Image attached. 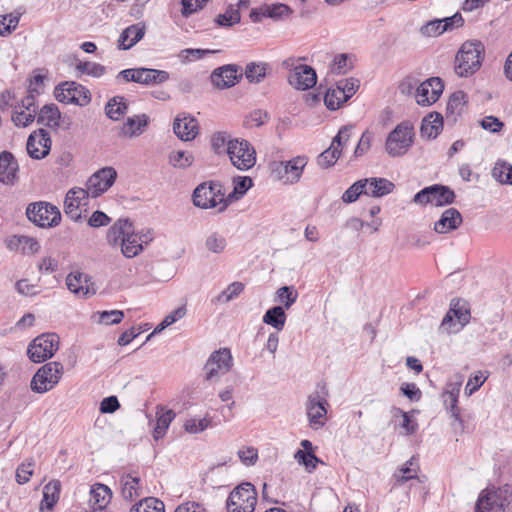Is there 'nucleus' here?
<instances>
[{"label":"nucleus","instance_id":"1","mask_svg":"<svg viewBox=\"0 0 512 512\" xmlns=\"http://www.w3.org/2000/svg\"><path fill=\"white\" fill-rule=\"evenodd\" d=\"M484 52V46L480 41L464 42L455 56L454 71L456 75L467 78L478 72L482 66Z\"/></svg>","mask_w":512,"mask_h":512},{"label":"nucleus","instance_id":"2","mask_svg":"<svg viewBox=\"0 0 512 512\" xmlns=\"http://www.w3.org/2000/svg\"><path fill=\"white\" fill-rule=\"evenodd\" d=\"M415 129L410 121H402L386 137L384 150L392 158L405 156L415 142Z\"/></svg>","mask_w":512,"mask_h":512},{"label":"nucleus","instance_id":"3","mask_svg":"<svg viewBox=\"0 0 512 512\" xmlns=\"http://www.w3.org/2000/svg\"><path fill=\"white\" fill-rule=\"evenodd\" d=\"M282 68L288 71V83L297 90H308L317 83L315 70L311 66L302 64L300 58L285 59L282 62Z\"/></svg>","mask_w":512,"mask_h":512},{"label":"nucleus","instance_id":"4","mask_svg":"<svg viewBox=\"0 0 512 512\" xmlns=\"http://www.w3.org/2000/svg\"><path fill=\"white\" fill-rule=\"evenodd\" d=\"M193 203L202 209L216 208L219 212H222L228 206V198H225L222 193L221 184L205 182L198 185L194 190Z\"/></svg>","mask_w":512,"mask_h":512},{"label":"nucleus","instance_id":"5","mask_svg":"<svg viewBox=\"0 0 512 512\" xmlns=\"http://www.w3.org/2000/svg\"><path fill=\"white\" fill-rule=\"evenodd\" d=\"M307 164L308 157L298 155L287 161H274L270 164V169L279 181L294 185L300 181Z\"/></svg>","mask_w":512,"mask_h":512},{"label":"nucleus","instance_id":"6","mask_svg":"<svg viewBox=\"0 0 512 512\" xmlns=\"http://www.w3.org/2000/svg\"><path fill=\"white\" fill-rule=\"evenodd\" d=\"M63 373L64 367L60 362L52 361L42 365L31 379V390L39 394L52 390L60 382Z\"/></svg>","mask_w":512,"mask_h":512},{"label":"nucleus","instance_id":"7","mask_svg":"<svg viewBox=\"0 0 512 512\" xmlns=\"http://www.w3.org/2000/svg\"><path fill=\"white\" fill-rule=\"evenodd\" d=\"M227 155L231 164L240 171H247L255 166L257 154L254 146L245 139L235 138L229 142Z\"/></svg>","mask_w":512,"mask_h":512},{"label":"nucleus","instance_id":"8","mask_svg":"<svg viewBox=\"0 0 512 512\" xmlns=\"http://www.w3.org/2000/svg\"><path fill=\"white\" fill-rule=\"evenodd\" d=\"M256 503L257 492L255 487L249 482H244L229 494L226 509L227 512H253Z\"/></svg>","mask_w":512,"mask_h":512},{"label":"nucleus","instance_id":"9","mask_svg":"<svg viewBox=\"0 0 512 512\" xmlns=\"http://www.w3.org/2000/svg\"><path fill=\"white\" fill-rule=\"evenodd\" d=\"M359 86V80L353 77L337 81L335 86L330 87L324 96L325 106L333 111L339 109L358 91Z\"/></svg>","mask_w":512,"mask_h":512},{"label":"nucleus","instance_id":"10","mask_svg":"<svg viewBox=\"0 0 512 512\" xmlns=\"http://www.w3.org/2000/svg\"><path fill=\"white\" fill-rule=\"evenodd\" d=\"M58 348L59 336L55 333H44L31 341L27 354L32 362L42 363L53 357Z\"/></svg>","mask_w":512,"mask_h":512},{"label":"nucleus","instance_id":"11","mask_svg":"<svg viewBox=\"0 0 512 512\" xmlns=\"http://www.w3.org/2000/svg\"><path fill=\"white\" fill-rule=\"evenodd\" d=\"M455 199V193L449 187L434 184L423 188L414 195L413 202L419 205L431 204L436 207H442L452 204Z\"/></svg>","mask_w":512,"mask_h":512},{"label":"nucleus","instance_id":"12","mask_svg":"<svg viewBox=\"0 0 512 512\" xmlns=\"http://www.w3.org/2000/svg\"><path fill=\"white\" fill-rule=\"evenodd\" d=\"M54 96L59 102L78 106H86L91 101L89 90L74 81H66L57 85Z\"/></svg>","mask_w":512,"mask_h":512},{"label":"nucleus","instance_id":"13","mask_svg":"<svg viewBox=\"0 0 512 512\" xmlns=\"http://www.w3.org/2000/svg\"><path fill=\"white\" fill-rule=\"evenodd\" d=\"M470 310L465 301L452 300L450 308L441 322L443 331L458 333L470 321Z\"/></svg>","mask_w":512,"mask_h":512},{"label":"nucleus","instance_id":"14","mask_svg":"<svg viewBox=\"0 0 512 512\" xmlns=\"http://www.w3.org/2000/svg\"><path fill=\"white\" fill-rule=\"evenodd\" d=\"M233 366V357L228 348L214 351L204 366L205 378L209 381L218 380L227 374Z\"/></svg>","mask_w":512,"mask_h":512},{"label":"nucleus","instance_id":"15","mask_svg":"<svg viewBox=\"0 0 512 512\" xmlns=\"http://www.w3.org/2000/svg\"><path fill=\"white\" fill-rule=\"evenodd\" d=\"M26 214L30 221L42 228L56 226L61 221L59 209L54 205L44 202L30 204Z\"/></svg>","mask_w":512,"mask_h":512},{"label":"nucleus","instance_id":"16","mask_svg":"<svg viewBox=\"0 0 512 512\" xmlns=\"http://www.w3.org/2000/svg\"><path fill=\"white\" fill-rule=\"evenodd\" d=\"M351 130L352 126H343L340 128L337 135L332 139L330 147L317 157L319 167L326 169L337 162L341 155L342 147L345 146L351 138Z\"/></svg>","mask_w":512,"mask_h":512},{"label":"nucleus","instance_id":"17","mask_svg":"<svg viewBox=\"0 0 512 512\" xmlns=\"http://www.w3.org/2000/svg\"><path fill=\"white\" fill-rule=\"evenodd\" d=\"M463 380V375L459 373L454 374L446 383L442 393L443 403L447 411L449 412L450 416L454 418V420L457 421L461 426H463L464 422L458 407V398Z\"/></svg>","mask_w":512,"mask_h":512},{"label":"nucleus","instance_id":"18","mask_svg":"<svg viewBox=\"0 0 512 512\" xmlns=\"http://www.w3.org/2000/svg\"><path fill=\"white\" fill-rule=\"evenodd\" d=\"M88 191L84 188L75 187L70 189L65 197L64 212L68 218L73 221H79L82 213L87 210Z\"/></svg>","mask_w":512,"mask_h":512},{"label":"nucleus","instance_id":"19","mask_svg":"<svg viewBox=\"0 0 512 512\" xmlns=\"http://www.w3.org/2000/svg\"><path fill=\"white\" fill-rule=\"evenodd\" d=\"M328 402L325 397L314 393L308 396L306 402V414L309 426L314 430H319L326 423Z\"/></svg>","mask_w":512,"mask_h":512},{"label":"nucleus","instance_id":"20","mask_svg":"<svg viewBox=\"0 0 512 512\" xmlns=\"http://www.w3.org/2000/svg\"><path fill=\"white\" fill-rule=\"evenodd\" d=\"M117 172L113 167H104L95 172L87 181L88 194L96 198L106 192L115 182Z\"/></svg>","mask_w":512,"mask_h":512},{"label":"nucleus","instance_id":"21","mask_svg":"<svg viewBox=\"0 0 512 512\" xmlns=\"http://www.w3.org/2000/svg\"><path fill=\"white\" fill-rule=\"evenodd\" d=\"M444 85L439 77H431L423 81L415 92V100L420 106H430L441 96Z\"/></svg>","mask_w":512,"mask_h":512},{"label":"nucleus","instance_id":"22","mask_svg":"<svg viewBox=\"0 0 512 512\" xmlns=\"http://www.w3.org/2000/svg\"><path fill=\"white\" fill-rule=\"evenodd\" d=\"M51 143V138L47 131L44 129L36 130L27 139V153L32 159H43L49 154Z\"/></svg>","mask_w":512,"mask_h":512},{"label":"nucleus","instance_id":"23","mask_svg":"<svg viewBox=\"0 0 512 512\" xmlns=\"http://www.w3.org/2000/svg\"><path fill=\"white\" fill-rule=\"evenodd\" d=\"M149 123L150 118L145 113L130 116L119 127L118 136L122 139L139 137L146 131Z\"/></svg>","mask_w":512,"mask_h":512},{"label":"nucleus","instance_id":"24","mask_svg":"<svg viewBox=\"0 0 512 512\" xmlns=\"http://www.w3.org/2000/svg\"><path fill=\"white\" fill-rule=\"evenodd\" d=\"M66 286L70 292L80 298H86L96 293L88 274L80 271L70 272L67 275Z\"/></svg>","mask_w":512,"mask_h":512},{"label":"nucleus","instance_id":"25","mask_svg":"<svg viewBox=\"0 0 512 512\" xmlns=\"http://www.w3.org/2000/svg\"><path fill=\"white\" fill-rule=\"evenodd\" d=\"M241 69L237 65L228 64L215 69L211 74V81L219 89L233 87L241 78Z\"/></svg>","mask_w":512,"mask_h":512},{"label":"nucleus","instance_id":"26","mask_svg":"<svg viewBox=\"0 0 512 512\" xmlns=\"http://www.w3.org/2000/svg\"><path fill=\"white\" fill-rule=\"evenodd\" d=\"M19 165L14 155L9 151L0 153V182L13 185L17 180Z\"/></svg>","mask_w":512,"mask_h":512},{"label":"nucleus","instance_id":"27","mask_svg":"<svg viewBox=\"0 0 512 512\" xmlns=\"http://www.w3.org/2000/svg\"><path fill=\"white\" fill-rule=\"evenodd\" d=\"M38 123L50 128H69L70 122L62 118L61 112L55 104L44 105L38 113Z\"/></svg>","mask_w":512,"mask_h":512},{"label":"nucleus","instance_id":"28","mask_svg":"<svg viewBox=\"0 0 512 512\" xmlns=\"http://www.w3.org/2000/svg\"><path fill=\"white\" fill-rule=\"evenodd\" d=\"M174 133L183 141H191L198 134L197 120L191 116L180 115L173 124Z\"/></svg>","mask_w":512,"mask_h":512},{"label":"nucleus","instance_id":"29","mask_svg":"<svg viewBox=\"0 0 512 512\" xmlns=\"http://www.w3.org/2000/svg\"><path fill=\"white\" fill-rule=\"evenodd\" d=\"M61 483L51 480L43 487V497L39 505V512H53L60 499Z\"/></svg>","mask_w":512,"mask_h":512},{"label":"nucleus","instance_id":"30","mask_svg":"<svg viewBox=\"0 0 512 512\" xmlns=\"http://www.w3.org/2000/svg\"><path fill=\"white\" fill-rule=\"evenodd\" d=\"M146 26L144 23L139 22L125 28L118 39V47L122 50H127L138 43L145 35Z\"/></svg>","mask_w":512,"mask_h":512},{"label":"nucleus","instance_id":"31","mask_svg":"<svg viewBox=\"0 0 512 512\" xmlns=\"http://www.w3.org/2000/svg\"><path fill=\"white\" fill-rule=\"evenodd\" d=\"M462 223V216L455 208L446 209L440 219L434 224V231L439 234L448 233L457 229Z\"/></svg>","mask_w":512,"mask_h":512},{"label":"nucleus","instance_id":"32","mask_svg":"<svg viewBox=\"0 0 512 512\" xmlns=\"http://www.w3.org/2000/svg\"><path fill=\"white\" fill-rule=\"evenodd\" d=\"M442 129V115L437 112H432L423 118L420 127V134L422 138L435 139Z\"/></svg>","mask_w":512,"mask_h":512},{"label":"nucleus","instance_id":"33","mask_svg":"<svg viewBox=\"0 0 512 512\" xmlns=\"http://www.w3.org/2000/svg\"><path fill=\"white\" fill-rule=\"evenodd\" d=\"M140 477L134 473L124 474L120 478L121 494L124 499L132 501L142 494Z\"/></svg>","mask_w":512,"mask_h":512},{"label":"nucleus","instance_id":"34","mask_svg":"<svg viewBox=\"0 0 512 512\" xmlns=\"http://www.w3.org/2000/svg\"><path fill=\"white\" fill-rule=\"evenodd\" d=\"M365 180H367L365 195L371 197H383L390 194L395 188L394 183L386 178L372 177L366 178Z\"/></svg>","mask_w":512,"mask_h":512},{"label":"nucleus","instance_id":"35","mask_svg":"<svg viewBox=\"0 0 512 512\" xmlns=\"http://www.w3.org/2000/svg\"><path fill=\"white\" fill-rule=\"evenodd\" d=\"M133 227V223L128 219L117 220L107 232V241L110 246L118 247Z\"/></svg>","mask_w":512,"mask_h":512},{"label":"nucleus","instance_id":"36","mask_svg":"<svg viewBox=\"0 0 512 512\" xmlns=\"http://www.w3.org/2000/svg\"><path fill=\"white\" fill-rule=\"evenodd\" d=\"M176 414L171 409H166L164 407H158L156 411V424L153 429V437L155 440H159L163 438L171 424L174 420Z\"/></svg>","mask_w":512,"mask_h":512},{"label":"nucleus","instance_id":"37","mask_svg":"<svg viewBox=\"0 0 512 512\" xmlns=\"http://www.w3.org/2000/svg\"><path fill=\"white\" fill-rule=\"evenodd\" d=\"M227 246L228 242L226 237L218 231L210 232L205 237L204 247L209 253L215 255L223 254L226 251Z\"/></svg>","mask_w":512,"mask_h":512},{"label":"nucleus","instance_id":"38","mask_svg":"<svg viewBox=\"0 0 512 512\" xmlns=\"http://www.w3.org/2000/svg\"><path fill=\"white\" fill-rule=\"evenodd\" d=\"M489 495L500 506L501 510L505 512L506 508L512 505V486L505 484L499 487L486 488Z\"/></svg>","mask_w":512,"mask_h":512},{"label":"nucleus","instance_id":"39","mask_svg":"<svg viewBox=\"0 0 512 512\" xmlns=\"http://www.w3.org/2000/svg\"><path fill=\"white\" fill-rule=\"evenodd\" d=\"M262 321L265 324L272 326L278 331L283 330L286 322V314L284 311V307L275 306L268 309L265 312Z\"/></svg>","mask_w":512,"mask_h":512},{"label":"nucleus","instance_id":"40","mask_svg":"<svg viewBox=\"0 0 512 512\" xmlns=\"http://www.w3.org/2000/svg\"><path fill=\"white\" fill-rule=\"evenodd\" d=\"M169 73L164 70L140 67V84L155 85L166 82Z\"/></svg>","mask_w":512,"mask_h":512},{"label":"nucleus","instance_id":"41","mask_svg":"<svg viewBox=\"0 0 512 512\" xmlns=\"http://www.w3.org/2000/svg\"><path fill=\"white\" fill-rule=\"evenodd\" d=\"M120 248L123 256L126 258L136 257L143 251V246H141L140 242L137 240L133 227L130 230V233H128L127 236L122 239Z\"/></svg>","mask_w":512,"mask_h":512},{"label":"nucleus","instance_id":"42","mask_svg":"<svg viewBox=\"0 0 512 512\" xmlns=\"http://www.w3.org/2000/svg\"><path fill=\"white\" fill-rule=\"evenodd\" d=\"M128 105L124 97L116 96L108 101L105 107L106 115L111 120H120L127 112Z\"/></svg>","mask_w":512,"mask_h":512},{"label":"nucleus","instance_id":"43","mask_svg":"<svg viewBox=\"0 0 512 512\" xmlns=\"http://www.w3.org/2000/svg\"><path fill=\"white\" fill-rule=\"evenodd\" d=\"M78 76L87 75L93 78H100L106 73V67L92 61H78L75 65Z\"/></svg>","mask_w":512,"mask_h":512},{"label":"nucleus","instance_id":"44","mask_svg":"<svg viewBox=\"0 0 512 512\" xmlns=\"http://www.w3.org/2000/svg\"><path fill=\"white\" fill-rule=\"evenodd\" d=\"M467 104V95L463 91L454 92L447 102L446 113L448 116L457 117L463 111Z\"/></svg>","mask_w":512,"mask_h":512},{"label":"nucleus","instance_id":"45","mask_svg":"<svg viewBox=\"0 0 512 512\" xmlns=\"http://www.w3.org/2000/svg\"><path fill=\"white\" fill-rule=\"evenodd\" d=\"M168 162L171 166L177 169L189 168L194 162L192 152L183 150H174L168 156Z\"/></svg>","mask_w":512,"mask_h":512},{"label":"nucleus","instance_id":"46","mask_svg":"<svg viewBox=\"0 0 512 512\" xmlns=\"http://www.w3.org/2000/svg\"><path fill=\"white\" fill-rule=\"evenodd\" d=\"M492 177L500 183L512 185V165L498 160L492 169Z\"/></svg>","mask_w":512,"mask_h":512},{"label":"nucleus","instance_id":"47","mask_svg":"<svg viewBox=\"0 0 512 512\" xmlns=\"http://www.w3.org/2000/svg\"><path fill=\"white\" fill-rule=\"evenodd\" d=\"M186 312H187V309H186L185 305H182V306L176 308L175 310H173L171 313H169L168 315L165 316V318L162 320V322L156 326L154 331L148 335L146 340L147 341L150 340L154 334L163 331L165 328L169 327L170 325L174 324L178 320L182 319L186 315Z\"/></svg>","mask_w":512,"mask_h":512},{"label":"nucleus","instance_id":"48","mask_svg":"<svg viewBox=\"0 0 512 512\" xmlns=\"http://www.w3.org/2000/svg\"><path fill=\"white\" fill-rule=\"evenodd\" d=\"M475 512H503V510L489 495V491L483 489L476 501Z\"/></svg>","mask_w":512,"mask_h":512},{"label":"nucleus","instance_id":"49","mask_svg":"<svg viewBox=\"0 0 512 512\" xmlns=\"http://www.w3.org/2000/svg\"><path fill=\"white\" fill-rule=\"evenodd\" d=\"M212 418L209 415H206L203 418L199 417H190L185 420L183 427L187 433L197 434L205 431L208 427L211 426Z\"/></svg>","mask_w":512,"mask_h":512},{"label":"nucleus","instance_id":"50","mask_svg":"<svg viewBox=\"0 0 512 512\" xmlns=\"http://www.w3.org/2000/svg\"><path fill=\"white\" fill-rule=\"evenodd\" d=\"M267 72V64L265 63H248L245 67V77L251 83H259L261 82Z\"/></svg>","mask_w":512,"mask_h":512},{"label":"nucleus","instance_id":"51","mask_svg":"<svg viewBox=\"0 0 512 512\" xmlns=\"http://www.w3.org/2000/svg\"><path fill=\"white\" fill-rule=\"evenodd\" d=\"M298 298V292L293 286H283L276 291V301L282 304L285 309H289Z\"/></svg>","mask_w":512,"mask_h":512},{"label":"nucleus","instance_id":"52","mask_svg":"<svg viewBox=\"0 0 512 512\" xmlns=\"http://www.w3.org/2000/svg\"><path fill=\"white\" fill-rule=\"evenodd\" d=\"M291 13L292 10L290 7L281 3L262 6V15H266V18H271L274 20H280L288 17Z\"/></svg>","mask_w":512,"mask_h":512},{"label":"nucleus","instance_id":"53","mask_svg":"<svg viewBox=\"0 0 512 512\" xmlns=\"http://www.w3.org/2000/svg\"><path fill=\"white\" fill-rule=\"evenodd\" d=\"M164 503L157 498L148 497L135 504L130 512H164Z\"/></svg>","mask_w":512,"mask_h":512},{"label":"nucleus","instance_id":"54","mask_svg":"<svg viewBox=\"0 0 512 512\" xmlns=\"http://www.w3.org/2000/svg\"><path fill=\"white\" fill-rule=\"evenodd\" d=\"M244 290V285L241 282H233L228 285L220 294H218L212 302L214 303H228L234 298L238 297Z\"/></svg>","mask_w":512,"mask_h":512},{"label":"nucleus","instance_id":"55","mask_svg":"<svg viewBox=\"0 0 512 512\" xmlns=\"http://www.w3.org/2000/svg\"><path fill=\"white\" fill-rule=\"evenodd\" d=\"M367 180H358L354 182L342 195L341 199L344 203L350 204L355 202L360 195H365Z\"/></svg>","mask_w":512,"mask_h":512},{"label":"nucleus","instance_id":"56","mask_svg":"<svg viewBox=\"0 0 512 512\" xmlns=\"http://www.w3.org/2000/svg\"><path fill=\"white\" fill-rule=\"evenodd\" d=\"M488 371H476L472 373L465 386V394L471 396L474 394L488 379Z\"/></svg>","mask_w":512,"mask_h":512},{"label":"nucleus","instance_id":"57","mask_svg":"<svg viewBox=\"0 0 512 512\" xmlns=\"http://www.w3.org/2000/svg\"><path fill=\"white\" fill-rule=\"evenodd\" d=\"M233 185V192L227 198L239 199L253 186V181L248 176H237L233 179Z\"/></svg>","mask_w":512,"mask_h":512},{"label":"nucleus","instance_id":"58","mask_svg":"<svg viewBox=\"0 0 512 512\" xmlns=\"http://www.w3.org/2000/svg\"><path fill=\"white\" fill-rule=\"evenodd\" d=\"M123 317L124 313L121 310L102 311L93 315V318H95L99 324L107 326L120 323Z\"/></svg>","mask_w":512,"mask_h":512},{"label":"nucleus","instance_id":"59","mask_svg":"<svg viewBox=\"0 0 512 512\" xmlns=\"http://www.w3.org/2000/svg\"><path fill=\"white\" fill-rule=\"evenodd\" d=\"M241 16L237 8L229 6L223 14L218 15L216 23L220 26L230 27L240 22Z\"/></svg>","mask_w":512,"mask_h":512},{"label":"nucleus","instance_id":"60","mask_svg":"<svg viewBox=\"0 0 512 512\" xmlns=\"http://www.w3.org/2000/svg\"><path fill=\"white\" fill-rule=\"evenodd\" d=\"M35 116L36 109H16L12 115V121L18 127H27L34 121Z\"/></svg>","mask_w":512,"mask_h":512},{"label":"nucleus","instance_id":"61","mask_svg":"<svg viewBox=\"0 0 512 512\" xmlns=\"http://www.w3.org/2000/svg\"><path fill=\"white\" fill-rule=\"evenodd\" d=\"M20 16L17 14L0 15V36L10 35L19 23Z\"/></svg>","mask_w":512,"mask_h":512},{"label":"nucleus","instance_id":"62","mask_svg":"<svg viewBox=\"0 0 512 512\" xmlns=\"http://www.w3.org/2000/svg\"><path fill=\"white\" fill-rule=\"evenodd\" d=\"M294 458L300 465L305 466L306 470L309 472L314 470L317 463L320 462L314 452H305L303 450L296 451Z\"/></svg>","mask_w":512,"mask_h":512},{"label":"nucleus","instance_id":"63","mask_svg":"<svg viewBox=\"0 0 512 512\" xmlns=\"http://www.w3.org/2000/svg\"><path fill=\"white\" fill-rule=\"evenodd\" d=\"M232 140L226 132H217L211 137L212 149L217 154L227 153L228 144Z\"/></svg>","mask_w":512,"mask_h":512},{"label":"nucleus","instance_id":"64","mask_svg":"<svg viewBox=\"0 0 512 512\" xmlns=\"http://www.w3.org/2000/svg\"><path fill=\"white\" fill-rule=\"evenodd\" d=\"M352 62L347 54L336 55L330 66V70L334 74H345L352 69Z\"/></svg>","mask_w":512,"mask_h":512}]
</instances>
